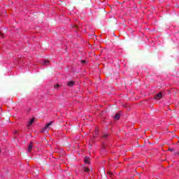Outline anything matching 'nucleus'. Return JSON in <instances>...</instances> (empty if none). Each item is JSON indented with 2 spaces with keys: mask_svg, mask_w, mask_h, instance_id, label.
I'll use <instances>...</instances> for the list:
<instances>
[{
  "mask_svg": "<svg viewBox=\"0 0 179 179\" xmlns=\"http://www.w3.org/2000/svg\"><path fill=\"white\" fill-rule=\"evenodd\" d=\"M51 125H52V122H50L49 123H48L45 127L43 129L42 132H45V131H47L48 128H50V127H51Z\"/></svg>",
  "mask_w": 179,
  "mask_h": 179,
  "instance_id": "obj_1",
  "label": "nucleus"
},
{
  "mask_svg": "<svg viewBox=\"0 0 179 179\" xmlns=\"http://www.w3.org/2000/svg\"><path fill=\"white\" fill-rule=\"evenodd\" d=\"M162 97H163V94H162V92H159L155 95V100H160Z\"/></svg>",
  "mask_w": 179,
  "mask_h": 179,
  "instance_id": "obj_2",
  "label": "nucleus"
},
{
  "mask_svg": "<svg viewBox=\"0 0 179 179\" xmlns=\"http://www.w3.org/2000/svg\"><path fill=\"white\" fill-rule=\"evenodd\" d=\"M33 122H34V117L31 119L30 121L29 122V123L27 124L28 129H30V127H31Z\"/></svg>",
  "mask_w": 179,
  "mask_h": 179,
  "instance_id": "obj_3",
  "label": "nucleus"
},
{
  "mask_svg": "<svg viewBox=\"0 0 179 179\" xmlns=\"http://www.w3.org/2000/svg\"><path fill=\"white\" fill-rule=\"evenodd\" d=\"M67 85L69 87H73V86L75 85V83L73 81H69L68 83H67Z\"/></svg>",
  "mask_w": 179,
  "mask_h": 179,
  "instance_id": "obj_4",
  "label": "nucleus"
},
{
  "mask_svg": "<svg viewBox=\"0 0 179 179\" xmlns=\"http://www.w3.org/2000/svg\"><path fill=\"white\" fill-rule=\"evenodd\" d=\"M31 149H33V143H30V144L28 146V152H31Z\"/></svg>",
  "mask_w": 179,
  "mask_h": 179,
  "instance_id": "obj_5",
  "label": "nucleus"
},
{
  "mask_svg": "<svg viewBox=\"0 0 179 179\" xmlns=\"http://www.w3.org/2000/svg\"><path fill=\"white\" fill-rule=\"evenodd\" d=\"M50 64V61L48 60H43V62H42V65H48Z\"/></svg>",
  "mask_w": 179,
  "mask_h": 179,
  "instance_id": "obj_6",
  "label": "nucleus"
},
{
  "mask_svg": "<svg viewBox=\"0 0 179 179\" xmlns=\"http://www.w3.org/2000/svg\"><path fill=\"white\" fill-rule=\"evenodd\" d=\"M90 160V158H89V157H85L84 159L85 163H87V164H89Z\"/></svg>",
  "mask_w": 179,
  "mask_h": 179,
  "instance_id": "obj_7",
  "label": "nucleus"
},
{
  "mask_svg": "<svg viewBox=\"0 0 179 179\" xmlns=\"http://www.w3.org/2000/svg\"><path fill=\"white\" fill-rule=\"evenodd\" d=\"M85 173H89L90 171V169L87 168V167H84L83 169Z\"/></svg>",
  "mask_w": 179,
  "mask_h": 179,
  "instance_id": "obj_8",
  "label": "nucleus"
},
{
  "mask_svg": "<svg viewBox=\"0 0 179 179\" xmlns=\"http://www.w3.org/2000/svg\"><path fill=\"white\" fill-rule=\"evenodd\" d=\"M120 114L119 113H117L115 115V120H120Z\"/></svg>",
  "mask_w": 179,
  "mask_h": 179,
  "instance_id": "obj_9",
  "label": "nucleus"
},
{
  "mask_svg": "<svg viewBox=\"0 0 179 179\" xmlns=\"http://www.w3.org/2000/svg\"><path fill=\"white\" fill-rule=\"evenodd\" d=\"M55 89H58L59 87V84H57L54 86Z\"/></svg>",
  "mask_w": 179,
  "mask_h": 179,
  "instance_id": "obj_10",
  "label": "nucleus"
},
{
  "mask_svg": "<svg viewBox=\"0 0 179 179\" xmlns=\"http://www.w3.org/2000/svg\"><path fill=\"white\" fill-rule=\"evenodd\" d=\"M169 152H174V148H169Z\"/></svg>",
  "mask_w": 179,
  "mask_h": 179,
  "instance_id": "obj_11",
  "label": "nucleus"
},
{
  "mask_svg": "<svg viewBox=\"0 0 179 179\" xmlns=\"http://www.w3.org/2000/svg\"><path fill=\"white\" fill-rule=\"evenodd\" d=\"M81 64H86V61L85 60H82Z\"/></svg>",
  "mask_w": 179,
  "mask_h": 179,
  "instance_id": "obj_12",
  "label": "nucleus"
},
{
  "mask_svg": "<svg viewBox=\"0 0 179 179\" xmlns=\"http://www.w3.org/2000/svg\"><path fill=\"white\" fill-rule=\"evenodd\" d=\"M14 134H15V135H16V134H17V131H15L14 132Z\"/></svg>",
  "mask_w": 179,
  "mask_h": 179,
  "instance_id": "obj_13",
  "label": "nucleus"
},
{
  "mask_svg": "<svg viewBox=\"0 0 179 179\" xmlns=\"http://www.w3.org/2000/svg\"><path fill=\"white\" fill-rule=\"evenodd\" d=\"M107 136H108L107 134L104 135V138H107Z\"/></svg>",
  "mask_w": 179,
  "mask_h": 179,
  "instance_id": "obj_14",
  "label": "nucleus"
},
{
  "mask_svg": "<svg viewBox=\"0 0 179 179\" xmlns=\"http://www.w3.org/2000/svg\"><path fill=\"white\" fill-rule=\"evenodd\" d=\"M0 36H2V33L0 32Z\"/></svg>",
  "mask_w": 179,
  "mask_h": 179,
  "instance_id": "obj_15",
  "label": "nucleus"
},
{
  "mask_svg": "<svg viewBox=\"0 0 179 179\" xmlns=\"http://www.w3.org/2000/svg\"><path fill=\"white\" fill-rule=\"evenodd\" d=\"M0 153H1V150H0Z\"/></svg>",
  "mask_w": 179,
  "mask_h": 179,
  "instance_id": "obj_16",
  "label": "nucleus"
}]
</instances>
